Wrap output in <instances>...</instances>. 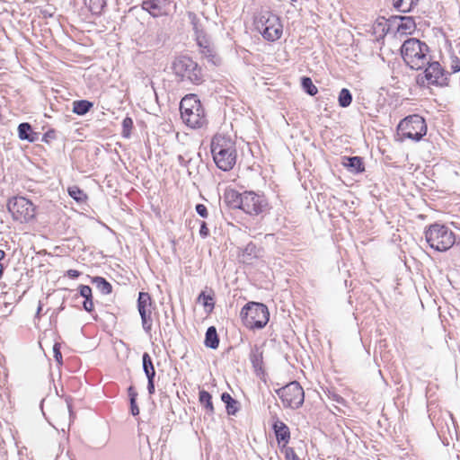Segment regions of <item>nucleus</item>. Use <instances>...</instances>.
<instances>
[{"mask_svg": "<svg viewBox=\"0 0 460 460\" xmlns=\"http://www.w3.org/2000/svg\"><path fill=\"white\" fill-rule=\"evenodd\" d=\"M329 398L332 399V401L336 402L337 403H340L342 405H345V403H346L345 399L334 392L329 393Z\"/></svg>", "mask_w": 460, "mask_h": 460, "instance_id": "nucleus-46", "label": "nucleus"}, {"mask_svg": "<svg viewBox=\"0 0 460 460\" xmlns=\"http://www.w3.org/2000/svg\"><path fill=\"white\" fill-rule=\"evenodd\" d=\"M424 68V71L416 77V82L420 86L448 85V74H446L438 62H432L429 59V64Z\"/></svg>", "mask_w": 460, "mask_h": 460, "instance_id": "nucleus-10", "label": "nucleus"}, {"mask_svg": "<svg viewBox=\"0 0 460 460\" xmlns=\"http://www.w3.org/2000/svg\"><path fill=\"white\" fill-rule=\"evenodd\" d=\"M41 135L40 132L32 131V133L29 136V140H27L30 143H34L39 140H40Z\"/></svg>", "mask_w": 460, "mask_h": 460, "instance_id": "nucleus-48", "label": "nucleus"}, {"mask_svg": "<svg viewBox=\"0 0 460 460\" xmlns=\"http://www.w3.org/2000/svg\"><path fill=\"white\" fill-rule=\"evenodd\" d=\"M57 131L50 128L41 136L40 141L46 144H50L53 140L57 139Z\"/></svg>", "mask_w": 460, "mask_h": 460, "instance_id": "nucleus-41", "label": "nucleus"}, {"mask_svg": "<svg viewBox=\"0 0 460 460\" xmlns=\"http://www.w3.org/2000/svg\"><path fill=\"white\" fill-rule=\"evenodd\" d=\"M342 164L352 173L358 174L365 172L363 158L360 156H344Z\"/></svg>", "mask_w": 460, "mask_h": 460, "instance_id": "nucleus-16", "label": "nucleus"}, {"mask_svg": "<svg viewBox=\"0 0 460 460\" xmlns=\"http://www.w3.org/2000/svg\"><path fill=\"white\" fill-rule=\"evenodd\" d=\"M147 391L150 395L155 394V382H147Z\"/></svg>", "mask_w": 460, "mask_h": 460, "instance_id": "nucleus-54", "label": "nucleus"}, {"mask_svg": "<svg viewBox=\"0 0 460 460\" xmlns=\"http://www.w3.org/2000/svg\"><path fill=\"white\" fill-rule=\"evenodd\" d=\"M243 206L242 210L251 216H258L269 209V202L263 194L254 191L243 192Z\"/></svg>", "mask_w": 460, "mask_h": 460, "instance_id": "nucleus-12", "label": "nucleus"}, {"mask_svg": "<svg viewBox=\"0 0 460 460\" xmlns=\"http://www.w3.org/2000/svg\"><path fill=\"white\" fill-rule=\"evenodd\" d=\"M425 239L429 245L438 252H444L456 242L455 234L445 225L432 224L425 231Z\"/></svg>", "mask_w": 460, "mask_h": 460, "instance_id": "nucleus-6", "label": "nucleus"}, {"mask_svg": "<svg viewBox=\"0 0 460 460\" xmlns=\"http://www.w3.org/2000/svg\"><path fill=\"white\" fill-rule=\"evenodd\" d=\"M272 429L274 431L277 442L282 445L283 447L288 444L290 439V430L286 423L275 417L272 423Z\"/></svg>", "mask_w": 460, "mask_h": 460, "instance_id": "nucleus-13", "label": "nucleus"}, {"mask_svg": "<svg viewBox=\"0 0 460 460\" xmlns=\"http://www.w3.org/2000/svg\"><path fill=\"white\" fill-rule=\"evenodd\" d=\"M84 4L93 14L100 15L107 5V0H84Z\"/></svg>", "mask_w": 460, "mask_h": 460, "instance_id": "nucleus-29", "label": "nucleus"}, {"mask_svg": "<svg viewBox=\"0 0 460 460\" xmlns=\"http://www.w3.org/2000/svg\"><path fill=\"white\" fill-rule=\"evenodd\" d=\"M211 154L217 168L224 172L230 171L236 162L235 144L231 138L216 135L211 141Z\"/></svg>", "mask_w": 460, "mask_h": 460, "instance_id": "nucleus-1", "label": "nucleus"}, {"mask_svg": "<svg viewBox=\"0 0 460 460\" xmlns=\"http://www.w3.org/2000/svg\"><path fill=\"white\" fill-rule=\"evenodd\" d=\"M195 210L197 214L202 218H207L208 217V211L207 207L204 204H197L195 207Z\"/></svg>", "mask_w": 460, "mask_h": 460, "instance_id": "nucleus-42", "label": "nucleus"}, {"mask_svg": "<svg viewBox=\"0 0 460 460\" xmlns=\"http://www.w3.org/2000/svg\"><path fill=\"white\" fill-rule=\"evenodd\" d=\"M285 454H286V458L288 460H300L299 457L297 456V455L296 454L294 448H292V447H286Z\"/></svg>", "mask_w": 460, "mask_h": 460, "instance_id": "nucleus-45", "label": "nucleus"}, {"mask_svg": "<svg viewBox=\"0 0 460 460\" xmlns=\"http://www.w3.org/2000/svg\"><path fill=\"white\" fill-rule=\"evenodd\" d=\"M93 107V103L88 100H77L73 102V112L83 116Z\"/></svg>", "mask_w": 460, "mask_h": 460, "instance_id": "nucleus-25", "label": "nucleus"}, {"mask_svg": "<svg viewBox=\"0 0 460 460\" xmlns=\"http://www.w3.org/2000/svg\"><path fill=\"white\" fill-rule=\"evenodd\" d=\"M155 308L151 296L147 292H139L137 297V311L140 317L146 315L148 313H152Z\"/></svg>", "mask_w": 460, "mask_h": 460, "instance_id": "nucleus-17", "label": "nucleus"}, {"mask_svg": "<svg viewBox=\"0 0 460 460\" xmlns=\"http://www.w3.org/2000/svg\"><path fill=\"white\" fill-rule=\"evenodd\" d=\"M301 86L303 90L310 96H314L318 93L317 87L314 84L312 79L308 76L301 78Z\"/></svg>", "mask_w": 460, "mask_h": 460, "instance_id": "nucleus-32", "label": "nucleus"}, {"mask_svg": "<svg viewBox=\"0 0 460 460\" xmlns=\"http://www.w3.org/2000/svg\"><path fill=\"white\" fill-rule=\"evenodd\" d=\"M141 323H142V327H143L144 331L147 334H150L152 326H153L152 313H148V314H146V315H143L141 317Z\"/></svg>", "mask_w": 460, "mask_h": 460, "instance_id": "nucleus-38", "label": "nucleus"}, {"mask_svg": "<svg viewBox=\"0 0 460 460\" xmlns=\"http://www.w3.org/2000/svg\"><path fill=\"white\" fill-rule=\"evenodd\" d=\"M221 400L226 404V412L229 415H235L239 411L238 401L234 399L230 394L225 392L221 394Z\"/></svg>", "mask_w": 460, "mask_h": 460, "instance_id": "nucleus-24", "label": "nucleus"}, {"mask_svg": "<svg viewBox=\"0 0 460 460\" xmlns=\"http://www.w3.org/2000/svg\"><path fill=\"white\" fill-rule=\"evenodd\" d=\"M177 160H178V163L180 164V165H181L183 167H187L188 163H190V160L186 161L185 158L181 155H179L177 156Z\"/></svg>", "mask_w": 460, "mask_h": 460, "instance_id": "nucleus-53", "label": "nucleus"}, {"mask_svg": "<svg viewBox=\"0 0 460 460\" xmlns=\"http://www.w3.org/2000/svg\"><path fill=\"white\" fill-rule=\"evenodd\" d=\"M393 22L399 21L396 31L402 34H411L416 29V23L411 16L396 15L393 16Z\"/></svg>", "mask_w": 460, "mask_h": 460, "instance_id": "nucleus-14", "label": "nucleus"}, {"mask_svg": "<svg viewBox=\"0 0 460 460\" xmlns=\"http://www.w3.org/2000/svg\"><path fill=\"white\" fill-rule=\"evenodd\" d=\"M66 403H67V408H68L69 411L71 412V403L69 402L68 400H66Z\"/></svg>", "mask_w": 460, "mask_h": 460, "instance_id": "nucleus-58", "label": "nucleus"}, {"mask_svg": "<svg viewBox=\"0 0 460 460\" xmlns=\"http://www.w3.org/2000/svg\"><path fill=\"white\" fill-rule=\"evenodd\" d=\"M250 360L257 374L263 373V352L257 345L252 349Z\"/></svg>", "mask_w": 460, "mask_h": 460, "instance_id": "nucleus-19", "label": "nucleus"}, {"mask_svg": "<svg viewBox=\"0 0 460 460\" xmlns=\"http://www.w3.org/2000/svg\"><path fill=\"white\" fill-rule=\"evenodd\" d=\"M188 17L190 19V24L192 25V29L195 32L196 38H201V36H203L205 32L203 31V27L199 18L193 12H189Z\"/></svg>", "mask_w": 460, "mask_h": 460, "instance_id": "nucleus-30", "label": "nucleus"}, {"mask_svg": "<svg viewBox=\"0 0 460 460\" xmlns=\"http://www.w3.org/2000/svg\"><path fill=\"white\" fill-rule=\"evenodd\" d=\"M455 436H456V440L458 441V439H459V433H458V430H457L456 426H455Z\"/></svg>", "mask_w": 460, "mask_h": 460, "instance_id": "nucleus-57", "label": "nucleus"}, {"mask_svg": "<svg viewBox=\"0 0 460 460\" xmlns=\"http://www.w3.org/2000/svg\"><path fill=\"white\" fill-rule=\"evenodd\" d=\"M448 48H449L448 52L450 54L451 59H452L451 68L453 70V73H456V72L460 71V61H459L457 56L452 50L451 43H449Z\"/></svg>", "mask_w": 460, "mask_h": 460, "instance_id": "nucleus-40", "label": "nucleus"}, {"mask_svg": "<svg viewBox=\"0 0 460 460\" xmlns=\"http://www.w3.org/2000/svg\"><path fill=\"white\" fill-rule=\"evenodd\" d=\"M146 378H147V382H155V370H151L150 372H144Z\"/></svg>", "mask_w": 460, "mask_h": 460, "instance_id": "nucleus-52", "label": "nucleus"}, {"mask_svg": "<svg viewBox=\"0 0 460 460\" xmlns=\"http://www.w3.org/2000/svg\"><path fill=\"white\" fill-rule=\"evenodd\" d=\"M455 274H456V270H451V277H453Z\"/></svg>", "mask_w": 460, "mask_h": 460, "instance_id": "nucleus-59", "label": "nucleus"}, {"mask_svg": "<svg viewBox=\"0 0 460 460\" xmlns=\"http://www.w3.org/2000/svg\"><path fill=\"white\" fill-rule=\"evenodd\" d=\"M67 192L78 204H84L88 199L87 194L76 185L68 187Z\"/></svg>", "mask_w": 460, "mask_h": 460, "instance_id": "nucleus-28", "label": "nucleus"}, {"mask_svg": "<svg viewBox=\"0 0 460 460\" xmlns=\"http://www.w3.org/2000/svg\"><path fill=\"white\" fill-rule=\"evenodd\" d=\"M4 265L0 262V279L2 278L3 274H4Z\"/></svg>", "mask_w": 460, "mask_h": 460, "instance_id": "nucleus-56", "label": "nucleus"}, {"mask_svg": "<svg viewBox=\"0 0 460 460\" xmlns=\"http://www.w3.org/2000/svg\"><path fill=\"white\" fill-rule=\"evenodd\" d=\"M243 257L245 260H252L257 257V246L252 242H250L243 251Z\"/></svg>", "mask_w": 460, "mask_h": 460, "instance_id": "nucleus-35", "label": "nucleus"}, {"mask_svg": "<svg viewBox=\"0 0 460 460\" xmlns=\"http://www.w3.org/2000/svg\"><path fill=\"white\" fill-rule=\"evenodd\" d=\"M41 310H42V304H41V302L40 301V302H39L38 308H37V312H36V315H35V317H37V318H39V317H40V314Z\"/></svg>", "mask_w": 460, "mask_h": 460, "instance_id": "nucleus-55", "label": "nucleus"}, {"mask_svg": "<svg viewBox=\"0 0 460 460\" xmlns=\"http://www.w3.org/2000/svg\"><path fill=\"white\" fill-rule=\"evenodd\" d=\"M142 367L144 372H150L155 370L152 358L147 352H145L142 356Z\"/></svg>", "mask_w": 460, "mask_h": 460, "instance_id": "nucleus-37", "label": "nucleus"}, {"mask_svg": "<svg viewBox=\"0 0 460 460\" xmlns=\"http://www.w3.org/2000/svg\"><path fill=\"white\" fill-rule=\"evenodd\" d=\"M78 294H75V297H78L79 296L84 297V300L83 302V308L88 312L92 313L94 309V305L93 301V292L92 288L87 285H80L78 287Z\"/></svg>", "mask_w": 460, "mask_h": 460, "instance_id": "nucleus-18", "label": "nucleus"}, {"mask_svg": "<svg viewBox=\"0 0 460 460\" xmlns=\"http://www.w3.org/2000/svg\"><path fill=\"white\" fill-rule=\"evenodd\" d=\"M171 68L179 83L188 82L199 85L203 82L202 68L188 56L176 57Z\"/></svg>", "mask_w": 460, "mask_h": 460, "instance_id": "nucleus-3", "label": "nucleus"}, {"mask_svg": "<svg viewBox=\"0 0 460 460\" xmlns=\"http://www.w3.org/2000/svg\"><path fill=\"white\" fill-rule=\"evenodd\" d=\"M18 137L21 140H29V136L32 133L33 129L30 123L22 122L18 126Z\"/></svg>", "mask_w": 460, "mask_h": 460, "instance_id": "nucleus-34", "label": "nucleus"}, {"mask_svg": "<svg viewBox=\"0 0 460 460\" xmlns=\"http://www.w3.org/2000/svg\"><path fill=\"white\" fill-rule=\"evenodd\" d=\"M53 354H54V358H55L56 361L59 365H61L63 362V359H62V354H61V350H60V344H58V343L54 344Z\"/></svg>", "mask_w": 460, "mask_h": 460, "instance_id": "nucleus-43", "label": "nucleus"}, {"mask_svg": "<svg viewBox=\"0 0 460 460\" xmlns=\"http://www.w3.org/2000/svg\"><path fill=\"white\" fill-rule=\"evenodd\" d=\"M352 94L347 88H342L339 93L338 103L342 108H347L351 104Z\"/></svg>", "mask_w": 460, "mask_h": 460, "instance_id": "nucleus-33", "label": "nucleus"}, {"mask_svg": "<svg viewBox=\"0 0 460 460\" xmlns=\"http://www.w3.org/2000/svg\"><path fill=\"white\" fill-rule=\"evenodd\" d=\"M224 201L229 208L242 209L243 206V192L240 193L235 190H226L224 194Z\"/></svg>", "mask_w": 460, "mask_h": 460, "instance_id": "nucleus-15", "label": "nucleus"}, {"mask_svg": "<svg viewBox=\"0 0 460 460\" xmlns=\"http://www.w3.org/2000/svg\"><path fill=\"white\" fill-rule=\"evenodd\" d=\"M240 316L243 324L251 329H262L269 322L268 307L259 302H248L241 310Z\"/></svg>", "mask_w": 460, "mask_h": 460, "instance_id": "nucleus-5", "label": "nucleus"}, {"mask_svg": "<svg viewBox=\"0 0 460 460\" xmlns=\"http://www.w3.org/2000/svg\"><path fill=\"white\" fill-rule=\"evenodd\" d=\"M142 8L148 12L153 17H158L162 14L163 5L161 0H145L142 3Z\"/></svg>", "mask_w": 460, "mask_h": 460, "instance_id": "nucleus-22", "label": "nucleus"}, {"mask_svg": "<svg viewBox=\"0 0 460 460\" xmlns=\"http://www.w3.org/2000/svg\"><path fill=\"white\" fill-rule=\"evenodd\" d=\"M204 345L207 348L216 349L219 346V336L215 326L207 329L204 340Z\"/></svg>", "mask_w": 460, "mask_h": 460, "instance_id": "nucleus-21", "label": "nucleus"}, {"mask_svg": "<svg viewBox=\"0 0 460 460\" xmlns=\"http://www.w3.org/2000/svg\"><path fill=\"white\" fill-rule=\"evenodd\" d=\"M199 403L205 408L206 411L209 415H213L215 413V408L212 402V396L211 394L202 389L199 393Z\"/></svg>", "mask_w": 460, "mask_h": 460, "instance_id": "nucleus-23", "label": "nucleus"}, {"mask_svg": "<svg viewBox=\"0 0 460 460\" xmlns=\"http://www.w3.org/2000/svg\"><path fill=\"white\" fill-rule=\"evenodd\" d=\"M419 0H393V6L400 13H409L417 5Z\"/></svg>", "mask_w": 460, "mask_h": 460, "instance_id": "nucleus-26", "label": "nucleus"}, {"mask_svg": "<svg viewBox=\"0 0 460 460\" xmlns=\"http://www.w3.org/2000/svg\"><path fill=\"white\" fill-rule=\"evenodd\" d=\"M255 26L262 37L269 41H275L282 35L283 26L280 18L270 11L261 13L255 21Z\"/></svg>", "mask_w": 460, "mask_h": 460, "instance_id": "nucleus-7", "label": "nucleus"}, {"mask_svg": "<svg viewBox=\"0 0 460 460\" xmlns=\"http://www.w3.org/2000/svg\"><path fill=\"white\" fill-rule=\"evenodd\" d=\"M285 408L299 409L305 402V392L297 381H292L288 385L275 390Z\"/></svg>", "mask_w": 460, "mask_h": 460, "instance_id": "nucleus-9", "label": "nucleus"}, {"mask_svg": "<svg viewBox=\"0 0 460 460\" xmlns=\"http://www.w3.org/2000/svg\"><path fill=\"white\" fill-rule=\"evenodd\" d=\"M215 293L213 289H209L208 293L207 291H202L198 298L197 302L202 304L205 309L210 313L215 307Z\"/></svg>", "mask_w": 460, "mask_h": 460, "instance_id": "nucleus-20", "label": "nucleus"}, {"mask_svg": "<svg viewBox=\"0 0 460 460\" xmlns=\"http://www.w3.org/2000/svg\"><path fill=\"white\" fill-rule=\"evenodd\" d=\"M66 275L70 279H76L81 275V272L76 270H68Z\"/></svg>", "mask_w": 460, "mask_h": 460, "instance_id": "nucleus-51", "label": "nucleus"}, {"mask_svg": "<svg viewBox=\"0 0 460 460\" xmlns=\"http://www.w3.org/2000/svg\"><path fill=\"white\" fill-rule=\"evenodd\" d=\"M196 40H197L198 45H199L202 49H204V47H205V46H209V45H208V40H206V38H205V33L203 34V36H201V38H196Z\"/></svg>", "mask_w": 460, "mask_h": 460, "instance_id": "nucleus-50", "label": "nucleus"}, {"mask_svg": "<svg viewBox=\"0 0 460 460\" xmlns=\"http://www.w3.org/2000/svg\"><path fill=\"white\" fill-rule=\"evenodd\" d=\"M7 208L13 218L21 223H27L35 217V205L24 197H14L10 199Z\"/></svg>", "mask_w": 460, "mask_h": 460, "instance_id": "nucleus-11", "label": "nucleus"}, {"mask_svg": "<svg viewBox=\"0 0 460 460\" xmlns=\"http://www.w3.org/2000/svg\"><path fill=\"white\" fill-rule=\"evenodd\" d=\"M210 234L208 225L205 221H200V228H199V235L201 238L205 239Z\"/></svg>", "mask_w": 460, "mask_h": 460, "instance_id": "nucleus-44", "label": "nucleus"}, {"mask_svg": "<svg viewBox=\"0 0 460 460\" xmlns=\"http://www.w3.org/2000/svg\"><path fill=\"white\" fill-rule=\"evenodd\" d=\"M391 20H386L384 17L377 19L374 23L375 32L381 31V35L385 36L391 31Z\"/></svg>", "mask_w": 460, "mask_h": 460, "instance_id": "nucleus-31", "label": "nucleus"}, {"mask_svg": "<svg viewBox=\"0 0 460 460\" xmlns=\"http://www.w3.org/2000/svg\"><path fill=\"white\" fill-rule=\"evenodd\" d=\"M201 53L208 59V61L215 65L217 63L218 58L217 57L214 49L209 46H205L204 49H201Z\"/></svg>", "mask_w": 460, "mask_h": 460, "instance_id": "nucleus-39", "label": "nucleus"}, {"mask_svg": "<svg viewBox=\"0 0 460 460\" xmlns=\"http://www.w3.org/2000/svg\"><path fill=\"white\" fill-rule=\"evenodd\" d=\"M429 46L416 38L406 40L401 48V54L403 61L410 68L420 70L429 64Z\"/></svg>", "mask_w": 460, "mask_h": 460, "instance_id": "nucleus-2", "label": "nucleus"}, {"mask_svg": "<svg viewBox=\"0 0 460 460\" xmlns=\"http://www.w3.org/2000/svg\"><path fill=\"white\" fill-rule=\"evenodd\" d=\"M133 128V119L127 116L122 120V132L121 135L123 137L128 138L131 135V130Z\"/></svg>", "mask_w": 460, "mask_h": 460, "instance_id": "nucleus-36", "label": "nucleus"}, {"mask_svg": "<svg viewBox=\"0 0 460 460\" xmlns=\"http://www.w3.org/2000/svg\"><path fill=\"white\" fill-rule=\"evenodd\" d=\"M181 117L191 128H199L207 123L204 108L195 94H188L180 102Z\"/></svg>", "mask_w": 460, "mask_h": 460, "instance_id": "nucleus-4", "label": "nucleus"}, {"mask_svg": "<svg viewBox=\"0 0 460 460\" xmlns=\"http://www.w3.org/2000/svg\"><path fill=\"white\" fill-rule=\"evenodd\" d=\"M92 283L94 284L97 289L103 295H109L112 292L111 284L102 277H93Z\"/></svg>", "mask_w": 460, "mask_h": 460, "instance_id": "nucleus-27", "label": "nucleus"}, {"mask_svg": "<svg viewBox=\"0 0 460 460\" xmlns=\"http://www.w3.org/2000/svg\"><path fill=\"white\" fill-rule=\"evenodd\" d=\"M130 411L133 416L139 414V408L137 404V401H130Z\"/></svg>", "mask_w": 460, "mask_h": 460, "instance_id": "nucleus-49", "label": "nucleus"}, {"mask_svg": "<svg viewBox=\"0 0 460 460\" xmlns=\"http://www.w3.org/2000/svg\"><path fill=\"white\" fill-rule=\"evenodd\" d=\"M128 397H129V402L130 401H137V392L136 391L135 387L133 385H130L128 388Z\"/></svg>", "mask_w": 460, "mask_h": 460, "instance_id": "nucleus-47", "label": "nucleus"}, {"mask_svg": "<svg viewBox=\"0 0 460 460\" xmlns=\"http://www.w3.org/2000/svg\"><path fill=\"white\" fill-rule=\"evenodd\" d=\"M397 130L402 138L420 141L427 133V125L421 116L413 114L402 119Z\"/></svg>", "mask_w": 460, "mask_h": 460, "instance_id": "nucleus-8", "label": "nucleus"}]
</instances>
